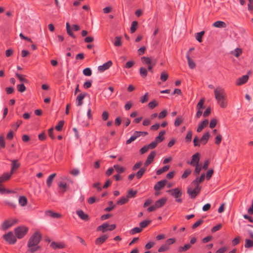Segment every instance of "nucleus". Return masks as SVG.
<instances>
[{
	"mask_svg": "<svg viewBox=\"0 0 253 253\" xmlns=\"http://www.w3.org/2000/svg\"><path fill=\"white\" fill-rule=\"evenodd\" d=\"M116 227L115 224H109L107 223H104L102 225L99 226L96 228L97 231H101L102 233H105L108 231H113Z\"/></svg>",
	"mask_w": 253,
	"mask_h": 253,
	"instance_id": "7",
	"label": "nucleus"
},
{
	"mask_svg": "<svg viewBox=\"0 0 253 253\" xmlns=\"http://www.w3.org/2000/svg\"><path fill=\"white\" fill-rule=\"evenodd\" d=\"M172 197H173L175 199V201L178 203H181L182 202V200L181 198V197L182 195V191L178 189V188H176L174 189H172L169 190L168 191Z\"/></svg>",
	"mask_w": 253,
	"mask_h": 253,
	"instance_id": "5",
	"label": "nucleus"
},
{
	"mask_svg": "<svg viewBox=\"0 0 253 253\" xmlns=\"http://www.w3.org/2000/svg\"><path fill=\"white\" fill-rule=\"evenodd\" d=\"M41 240V234L39 231L35 232L28 241L26 253H35L41 251L42 248L39 243Z\"/></svg>",
	"mask_w": 253,
	"mask_h": 253,
	"instance_id": "1",
	"label": "nucleus"
},
{
	"mask_svg": "<svg viewBox=\"0 0 253 253\" xmlns=\"http://www.w3.org/2000/svg\"><path fill=\"white\" fill-rule=\"evenodd\" d=\"M210 137V133L209 132H207L205 133L200 139V141L204 144H206L209 139Z\"/></svg>",
	"mask_w": 253,
	"mask_h": 253,
	"instance_id": "27",
	"label": "nucleus"
},
{
	"mask_svg": "<svg viewBox=\"0 0 253 253\" xmlns=\"http://www.w3.org/2000/svg\"><path fill=\"white\" fill-rule=\"evenodd\" d=\"M167 115V111L166 110H164L161 111L159 114L158 115L159 119H162L166 117Z\"/></svg>",
	"mask_w": 253,
	"mask_h": 253,
	"instance_id": "60",
	"label": "nucleus"
},
{
	"mask_svg": "<svg viewBox=\"0 0 253 253\" xmlns=\"http://www.w3.org/2000/svg\"><path fill=\"white\" fill-rule=\"evenodd\" d=\"M137 193V191L136 190L129 189L127 191L126 197H127V198H128V199L131 198H134L136 196Z\"/></svg>",
	"mask_w": 253,
	"mask_h": 253,
	"instance_id": "34",
	"label": "nucleus"
},
{
	"mask_svg": "<svg viewBox=\"0 0 253 253\" xmlns=\"http://www.w3.org/2000/svg\"><path fill=\"white\" fill-rule=\"evenodd\" d=\"M194 167H195L194 171V174L196 176H197L200 174V172L202 169V165L198 164L197 165H195Z\"/></svg>",
	"mask_w": 253,
	"mask_h": 253,
	"instance_id": "38",
	"label": "nucleus"
},
{
	"mask_svg": "<svg viewBox=\"0 0 253 253\" xmlns=\"http://www.w3.org/2000/svg\"><path fill=\"white\" fill-rule=\"evenodd\" d=\"M138 22L136 21H132L130 28V32L131 34L134 33L137 29Z\"/></svg>",
	"mask_w": 253,
	"mask_h": 253,
	"instance_id": "36",
	"label": "nucleus"
},
{
	"mask_svg": "<svg viewBox=\"0 0 253 253\" xmlns=\"http://www.w3.org/2000/svg\"><path fill=\"white\" fill-rule=\"evenodd\" d=\"M142 231V230L141 228H140V227H134V228H132V229H131L129 231V233L131 235H134L136 233H140Z\"/></svg>",
	"mask_w": 253,
	"mask_h": 253,
	"instance_id": "46",
	"label": "nucleus"
},
{
	"mask_svg": "<svg viewBox=\"0 0 253 253\" xmlns=\"http://www.w3.org/2000/svg\"><path fill=\"white\" fill-rule=\"evenodd\" d=\"M222 139V135L221 134H217L215 138V143L216 145H219L221 142Z\"/></svg>",
	"mask_w": 253,
	"mask_h": 253,
	"instance_id": "61",
	"label": "nucleus"
},
{
	"mask_svg": "<svg viewBox=\"0 0 253 253\" xmlns=\"http://www.w3.org/2000/svg\"><path fill=\"white\" fill-rule=\"evenodd\" d=\"M249 80V76L247 75H244L241 78L237 79L236 81V84L237 85H242L247 82Z\"/></svg>",
	"mask_w": 253,
	"mask_h": 253,
	"instance_id": "16",
	"label": "nucleus"
},
{
	"mask_svg": "<svg viewBox=\"0 0 253 253\" xmlns=\"http://www.w3.org/2000/svg\"><path fill=\"white\" fill-rule=\"evenodd\" d=\"M140 75L142 78H145L148 74L147 70L144 67H140L139 69Z\"/></svg>",
	"mask_w": 253,
	"mask_h": 253,
	"instance_id": "35",
	"label": "nucleus"
},
{
	"mask_svg": "<svg viewBox=\"0 0 253 253\" xmlns=\"http://www.w3.org/2000/svg\"><path fill=\"white\" fill-rule=\"evenodd\" d=\"M151 222V221L148 219L141 221L139 223L140 228L142 230L143 228L146 227Z\"/></svg>",
	"mask_w": 253,
	"mask_h": 253,
	"instance_id": "40",
	"label": "nucleus"
},
{
	"mask_svg": "<svg viewBox=\"0 0 253 253\" xmlns=\"http://www.w3.org/2000/svg\"><path fill=\"white\" fill-rule=\"evenodd\" d=\"M146 167H143L140 168V169L136 172L135 176L138 179H140L146 172Z\"/></svg>",
	"mask_w": 253,
	"mask_h": 253,
	"instance_id": "29",
	"label": "nucleus"
},
{
	"mask_svg": "<svg viewBox=\"0 0 253 253\" xmlns=\"http://www.w3.org/2000/svg\"><path fill=\"white\" fill-rule=\"evenodd\" d=\"M186 56L189 68L191 69H194L196 67V64L194 61L190 58L189 52H187Z\"/></svg>",
	"mask_w": 253,
	"mask_h": 253,
	"instance_id": "22",
	"label": "nucleus"
},
{
	"mask_svg": "<svg viewBox=\"0 0 253 253\" xmlns=\"http://www.w3.org/2000/svg\"><path fill=\"white\" fill-rule=\"evenodd\" d=\"M50 247L53 249L56 250L57 249H63L65 247V245L62 243L52 242L50 244Z\"/></svg>",
	"mask_w": 253,
	"mask_h": 253,
	"instance_id": "21",
	"label": "nucleus"
},
{
	"mask_svg": "<svg viewBox=\"0 0 253 253\" xmlns=\"http://www.w3.org/2000/svg\"><path fill=\"white\" fill-rule=\"evenodd\" d=\"M183 122V119L181 116H178L176 118L175 122L174 123V125L175 126L177 127L179 126Z\"/></svg>",
	"mask_w": 253,
	"mask_h": 253,
	"instance_id": "39",
	"label": "nucleus"
},
{
	"mask_svg": "<svg viewBox=\"0 0 253 253\" xmlns=\"http://www.w3.org/2000/svg\"><path fill=\"white\" fill-rule=\"evenodd\" d=\"M213 173V170L212 169H209L207 173L206 176V178L207 180H210L212 174Z\"/></svg>",
	"mask_w": 253,
	"mask_h": 253,
	"instance_id": "63",
	"label": "nucleus"
},
{
	"mask_svg": "<svg viewBox=\"0 0 253 253\" xmlns=\"http://www.w3.org/2000/svg\"><path fill=\"white\" fill-rule=\"evenodd\" d=\"M142 63L144 65H147V71L150 72L151 73H153V68L157 63L156 59H153L152 57L143 56L141 58Z\"/></svg>",
	"mask_w": 253,
	"mask_h": 253,
	"instance_id": "3",
	"label": "nucleus"
},
{
	"mask_svg": "<svg viewBox=\"0 0 253 253\" xmlns=\"http://www.w3.org/2000/svg\"><path fill=\"white\" fill-rule=\"evenodd\" d=\"M3 239L10 245H14L17 242V237L11 231L5 234L2 236Z\"/></svg>",
	"mask_w": 253,
	"mask_h": 253,
	"instance_id": "6",
	"label": "nucleus"
},
{
	"mask_svg": "<svg viewBox=\"0 0 253 253\" xmlns=\"http://www.w3.org/2000/svg\"><path fill=\"white\" fill-rule=\"evenodd\" d=\"M192 131L191 130H189L187 132L186 136L185 137V140L186 142H190L192 140Z\"/></svg>",
	"mask_w": 253,
	"mask_h": 253,
	"instance_id": "58",
	"label": "nucleus"
},
{
	"mask_svg": "<svg viewBox=\"0 0 253 253\" xmlns=\"http://www.w3.org/2000/svg\"><path fill=\"white\" fill-rule=\"evenodd\" d=\"M112 62L111 60H109L106 63L103 64L102 65L99 66L98 67V70L100 72H103L104 71L108 69L112 65Z\"/></svg>",
	"mask_w": 253,
	"mask_h": 253,
	"instance_id": "13",
	"label": "nucleus"
},
{
	"mask_svg": "<svg viewBox=\"0 0 253 253\" xmlns=\"http://www.w3.org/2000/svg\"><path fill=\"white\" fill-rule=\"evenodd\" d=\"M205 102V99L204 98L201 99L198 103L197 105V109L198 110H202L205 108L204 104Z\"/></svg>",
	"mask_w": 253,
	"mask_h": 253,
	"instance_id": "48",
	"label": "nucleus"
},
{
	"mask_svg": "<svg viewBox=\"0 0 253 253\" xmlns=\"http://www.w3.org/2000/svg\"><path fill=\"white\" fill-rule=\"evenodd\" d=\"M201 188H192V187L187 188V194L191 199L195 198L200 193Z\"/></svg>",
	"mask_w": 253,
	"mask_h": 253,
	"instance_id": "9",
	"label": "nucleus"
},
{
	"mask_svg": "<svg viewBox=\"0 0 253 253\" xmlns=\"http://www.w3.org/2000/svg\"><path fill=\"white\" fill-rule=\"evenodd\" d=\"M56 174L55 173L50 174L46 180V185L48 188H50L52 184V182L54 177L56 176Z\"/></svg>",
	"mask_w": 253,
	"mask_h": 253,
	"instance_id": "24",
	"label": "nucleus"
},
{
	"mask_svg": "<svg viewBox=\"0 0 253 253\" xmlns=\"http://www.w3.org/2000/svg\"><path fill=\"white\" fill-rule=\"evenodd\" d=\"M11 168L12 169L16 170L20 167V164L18 162V160H14L11 161Z\"/></svg>",
	"mask_w": 253,
	"mask_h": 253,
	"instance_id": "37",
	"label": "nucleus"
},
{
	"mask_svg": "<svg viewBox=\"0 0 253 253\" xmlns=\"http://www.w3.org/2000/svg\"><path fill=\"white\" fill-rule=\"evenodd\" d=\"M10 174H8V173H4L0 176V183L4 182L10 178Z\"/></svg>",
	"mask_w": 253,
	"mask_h": 253,
	"instance_id": "26",
	"label": "nucleus"
},
{
	"mask_svg": "<svg viewBox=\"0 0 253 253\" xmlns=\"http://www.w3.org/2000/svg\"><path fill=\"white\" fill-rule=\"evenodd\" d=\"M17 89L18 91L23 92L26 90V87L23 84H21L17 85Z\"/></svg>",
	"mask_w": 253,
	"mask_h": 253,
	"instance_id": "54",
	"label": "nucleus"
},
{
	"mask_svg": "<svg viewBox=\"0 0 253 253\" xmlns=\"http://www.w3.org/2000/svg\"><path fill=\"white\" fill-rule=\"evenodd\" d=\"M204 33H205V32L204 31L197 33L196 36V39L199 42H202V37L203 36Z\"/></svg>",
	"mask_w": 253,
	"mask_h": 253,
	"instance_id": "50",
	"label": "nucleus"
},
{
	"mask_svg": "<svg viewBox=\"0 0 253 253\" xmlns=\"http://www.w3.org/2000/svg\"><path fill=\"white\" fill-rule=\"evenodd\" d=\"M191 248L190 244H186L183 246H179L178 248V252L180 253L186 252Z\"/></svg>",
	"mask_w": 253,
	"mask_h": 253,
	"instance_id": "23",
	"label": "nucleus"
},
{
	"mask_svg": "<svg viewBox=\"0 0 253 253\" xmlns=\"http://www.w3.org/2000/svg\"><path fill=\"white\" fill-rule=\"evenodd\" d=\"M203 222L204 220L203 219H200L198 220L192 226V228L193 229L196 228L197 227L201 225Z\"/></svg>",
	"mask_w": 253,
	"mask_h": 253,
	"instance_id": "55",
	"label": "nucleus"
},
{
	"mask_svg": "<svg viewBox=\"0 0 253 253\" xmlns=\"http://www.w3.org/2000/svg\"><path fill=\"white\" fill-rule=\"evenodd\" d=\"M28 230V227L26 226H20L14 229V233L18 239H21L27 234Z\"/></svg>",
	"mask_w": 253,
	"mask_h": 253,
	"instance_id": "4",
	"label": "nucleus"
},
{
	"mask_svg": "<svg viewBox=\"0 0 253 253\" xmlns=\"http://www.w3.org/2000/svg\"><path fill=\"white\" fill-rule=\"evenodd\" d=\"M16 76L19 79L20 82L24 83H28L29 81L27 79L24 77V76L21 75L18 73H16Z\"/></svg>",
	"mask_w": 253,
	"mask_h": 253,
	"instance_id": "49",
	"label": "nucleus"
},
{
	"mask_svg": "<svg viewBox=\"0 0 253 253\" xmlns=\"http://www.w3.org/2000/svg\"><path fill=\"white\" fill-rule=\"evenodd\" d=\"M169 168H170V167L169 165L165 166L163 168L158 169L156 171V174L159 175L162 174L163 173L168 171L169 169Z\"/></svg>",
	"mask_w": 253,
	"mask_h": 253,
	"instance_id": "31",
	"label": "nucleus"
},
{
	"mask_svg": "<svg viewBox=\"0 0 253 253\" xmlns=\"http://www.w3.org/2000/svg\"><path fill=\"white\" fill-rule=\"evenodd\" d=\"M169 249V247L167 244H164L161 246L158 251L160 253L168 251Z\"/></svg>",
	"mask_w": 253,
	"mask_h": 253,
	"instance_id": "43",
	"label": "nucleus"
},
{
	"mask_svg": "<svg viewBox=\"0 0 253 253\" xmlns=\"http://www.w3.org/2000/svg\"><path fill=\"white\" fill-rule=\"evenodd\" d=\"M5 146V140L4 136L0 135V148H4Z\"/></svg>",
	"mask_w": 253,
	"mask_h": 253,
	"instance_id": "59",
	"label": "nucleus"
},
{
	"mask_svg": "<svg viewBox=\"0 0 253 253\" xmlns=\"http://www.w3.org/2000/svg\"><path fill=\"white\" fill-rule=\"evenodd\" d=\"M253 247V240L249 239L245 240V247L246 248H250Z\"/></svg>",
	"mask_w": 253,
	"mask_h": 253,
	"instance_id": "44",
	"label": "nucleus"
},
{
	"mask_svg": "<svg viewBox=\"0 0 253 253\" xmlns=\"http://www.w3.org/2000/svg\"><path fill=\"white\" fill-rule=\"evenodd\" d=\"M156 155V152L155 151L151 152L150 154L148 155L146 161L144 163V166L145 167H148L152 163Z\"/></svg>",
	"mask_w": 253,
	"mask_h": 253,
	"instance_id": "11",
	"label": "nucleus"
},
{
	"mask_svg": "<svg viewBox=\"0 0 253 253\" xmlns=\"http://www.w3.org/2000/svg\"><path fill=\"white\" fill-rule=\"evenodd\" d=\"M83 74L84 75L86 76H90L91 75L92 71L90 68H86L84 69Z\"/></svg>",
	"mask_w": 253,
	"mask_h": 253,
	"instance_id": "57",
	"label": "nucleus"
},
{
	"mask_svg": "<svg viewBox=\"0 0 253 253\" xmlns=\"http://www.w3.org/2000/svg\"><path fill=\"white\" fill-rule=\"evenodd\" d=\"M158 103L155 100L150 102L148 104V106L151 109H153L158 105Z\"/></svg>",
	"mask_w": 253,
	"mask_h": 253,
	"instance_id": "64",
	"label": "nucleus"
},
{
	"mask_svg": "<svg viewBox=\"0 0 253 253\" xmlns=\"http://www.w3.org/2000/svg\"><path fill=\"white\" fill-rule=\"evenodd\" d=\"M76 213L82 220L87 221L89 219L88 215L84 213L83 211L81 210L77 211Z\"/></svg>",
	"mask_w": 253,
	"mask_h": 253,
	"instance_id": "17",
	"label": "nucleus"
},
{
	"mask_svg": "<svg viewBox=\"0 0 253 253\" xmlns=\"http://www.w3.org/2000/svg\"><path fill=\"white\" fill-rule=\"evenodd\" d=\"M45 214L47 216L55 218H60L62 217V215L60 213L54 212L51 211H45Z\"/></svg>",
	"mask_w": 253,
	"mask_h": 253,
	"instance_id": "19",
	"label": "nucleus"
},
{
	"mask_svg": "<svg viewBox=\"0 0 253 253\" xmlns=\"http://www.w3.org/2000/svg\"><path fill=\"white\" fill-rule=\"evenodd\" d=\"M192 171L190 169H186L181 175V178L182 179H185L187 178L191 173Z\"/></svg>",
	"mask_w": 253,
	"mask_h": 253,
	"instance_id": "52",
	"label": "nucleus"
},
{
	"mask_svg": "<svg viewBox=\"0 0 253 253\" xmlns=\"http://www.w3.org/2000/svg\"><path fill=\"white\" fill-rule=\"evenodd\" d=\"M200 154L199 153H196L192 156V160L190 162H187V164L192 166L197 165L199 164L200 161Z\"/></svg>",
	"mask_w": 253,
	"mask_h": 253,
	"instance_id": "10",
	"label": "nucleus"
},
{
	"mask_svg": "<svg viewBox=\"0 0 253 253\" xmlns=\"http://www.w3.org/2000/svg\"><path fill=\"white\" fill-rule=\"evenodd\" d=\"M137 138H138V135H136L134 132L133 135L128 140H126V144H130L132 141H134Z\"/></svg>",
	"mask_w": 253,
	"mask_h": 253,
	"instance_id": "53",
	"label": "nucleus"
},
{
	"mask_svg": "<svg viewBox=\"0 0 253 253\" xmlns=\"http://www.w3.org/2000/svg\"><path fill=\"white\" fill-rule=\"evenodd\" d=\"M165 133H166V132H165V130L161 131L159 132V136H157L155 138V140L156 142H157L158 143V142H161L163 141L164 140V139H165V138L164 137V135L165 134Z\"/></svg>",
	"mask_w": 253,
	"mask_h": 253,
	"instance_id": "28",
	"label": "nucleus"
},
{
	"mask_svg": "<svg viewBox=\"0 0 253 253\" xmlns=\"http://www.w3.org/2000/svg\"><path fill=\"white\" fill-rule=\"evenodd\" d=\"M226 26V24L221 21H217L213 24V26L216 28H225Z\"/></svg>",
	"mask_w": 253,
	"mask_h": 253,
	"instance_id": "30",
	"label": "nucleus"
},
{
	"mask_svg": "<svg viewBox=\"0 0 253 253\" xmlns=\"http://www.w3.org/2000/svg\"><path fill=\"white\" fill-rule=\"evenodd\" d=\"M215 99L222 108H225L227 106V95L224 89L220 86L217 87L214 90Z\"/></svg>",
	"mask_w": 253,
	"mask_h": 253,
	"instance_id": "2",
	"label": "nucleus"
},
{
	"mask_svg": "<svg viewBox=\"0 0 253 253\" xmlns=\"http://www.w3.org/2000/svg\"><path fill=\"white\" fill-rule=\"evenodd\" d=\"M168 77V74L166 72H164L161 73L160 79L162 82H165L167 80Z\"/></svg>",
	"mask_w": 253,
	"mask_h": 253,
	"instance_id": "56",
	"label": "nucleus"
},
{
	"mask_svg": "<svg viewBox=\"0 0 253 253\" xmlns=\"http://www.w3.org/2000/svg\"><path fill=\"white\" fill-rule=\"evenodd\" d=\"M167 199L165 198H162L157 201H156L155 203V207L157 208V209L160 208L162 207L163 206L165 205V204L167 202Z\"/></svg>",
	"mask_w": 253,
	"mask_h": 253,
	"instance_id": "18",
	"label": "nucleus"
},
{
	"mask_svg": "<svg viewBox=\"0 0 253 253\" xmlns=\"http://www.w3.org/2000/svg\"><path fill=\"white\" fill-rule=\"evenodd\" d=\"M209 124V121L207 119L204 120L200 124H199L198 128L197 129V131L198 132H201L205 127L207 126Z\"/></svg>",
	"mask_w": 253,
	"mask_h": 253,
	"instance_id": "20",
	"label": "nucleus"
},
{
	"mask_svg": "<svg viewBox=\"0 0 253 253\" xmlns=\"http://www.w3.org/2000/svg\"><path fill=\"white\" fill-rule=\"evenodd\" d=\"M205 178H206V176H205V173H202L200 177H197L195 178V180H197V182H198V183L200 184V183L204 181Z\"/></svg>",
	"mask_w": 253,
	"mask_h": 253,
	"instance_id": "62",
	"label": "nucleus"
},
{
	"mask_svg": "<svg viewBox=\"0 0 253 253\" xmlns=\"http://www.w3.org/2000/svg\"><path fill=\"white\" fill-rule=\"evenodd\" d=\"M167 182V180L164 179L159 181L154 185V189L156 191H159L165 186Z\"/></svg>",
	"mask_w": 253,
	"mask_h": 253,
	"instance_id": "14",
	"label": "nucleus"
},
{
	"mask_svg": "<svg viewBox=\"0 0 253 253\" xmlns=\"http://www.w3.org/2000/svg\"><path fill=\"white\" fill-rule=\"evenodd\" d=\"M22 124V121L20 120H18L16 121V122L14 124H13L11 127L12 129H14L15 130H16L19 126Z\"/></svg>",
	"mask_w": 253,
	"mask_h": 253,
	"instance_id": "47",
	"label": "nucleus"
},
{
	"mask_svg": "<svg viewBox=\"0 0 253 253\" xmlns=\"http://www.w3.org/2000/svg\"><path fill=\"white\" fill-rule=\"evenodd\" d=\"M19 204L20 206L24 207L27 204V199L25 196H20L19 198Z\"/></svg>",
	"mask_w": 253,
	"mask_h": 253,
	"instance_id": "32",
	"label": "nucleus"
},
{
	"mask_svg": "<svg viewBox=\"0 0 253 253\" xmlns=\"http://www.w3.org/2000/svg\"><path fill=\"white\" fill-rule=\"evenodd\" d=\"M114 45L115 46L118 47L121 46L122 45L121 42V37L119 36H117L115 38V42H114Z\"/></svg>",
	"mask_w": 253,
	"mask_h": 253,
	"instance_id": "42",
	"label": "nucleus"
},
{
	"mask_svg": "<svg viewBox=\"0 0 253 253\" xmlns=\"http://www.w3.org/2000/svg\"><path fill=\"white\" fill-rule=\"evenodd\" d=\"M17 221L16 219L5 220L1 225V229L4 231L8 229L16 224Z\"/></svg>",
	"mask_w": 253,
	"mask_h": 253,
	"instance_id": "8",
	"label": "nucleus"
},
{
	"mask_svg": "<svg viewBox=\"0 0 253 253\" xmlns=\"http://www.w3.org/2000/svg\"><path fill=\"white\" fill-rule=\"evenodd\" d=\"M58 187L61 189L62 190V193H64L67 189H68L67 184L66 182L61 181L58 183Z\"/></svg>",
	"mask_w": 253,
	"mask_h": 253,
	"instance_id": "33",
	"label": "nucleus"
},
{
	"mask_svg": "<svg viewBox=\"0 0 253 253\" xmlns=\"http://www.w3.org/2000/svg\"><path fill=\"white\" fill-rule=\"evenodd\" d=\"M108 235L106 234L103 235L97 238L95 241L96 245H100L104 243L108 238Z\"/></svg>",
	"mask_w": 253,
	"mask_h": 253,
	"instance_id": "15",
	"label": "nucleus"
},
{
	"mask_svg": "<svg viewBox=\"0 0 253 253\" xmlns=\"http://www.w3.org/2000/svg\"><path fill=\"white\" fill-rule=\"evenodd\" d=\"M128 201V199L126 197H121L119 200H118L117 202V204L119 205H123L126 203Z\"/></svg>",
	"mask_w": 253,
	"mask_h": 253,
	"instance_id": "41",
	"label": "nucleus"
},
{
	"mask_svg": "<svg viewBox=\"0 0 253 253\" xmlns=\"http://www.w3.org/2000/svg\"><path fill=\"white\" fill-rule=\"evenodd\" d=\"M113 167L116 172L119 174L124 173L126 170V168L121 166L119 165H114Z\"/></svg>",
	"mask_w": 253,
	"mask_h": 253,
	"instance_id": "25",
	"label": "nucleus"
},
{
	"mask_svg": "<svg viewBox=\"0 0 253 253\" xmlns=\"http://www.w3.org/2000/svg\"><path fill=\"white\" fill-rule=\"evenodd\" d=\"M64 125V121H60L58 122V124L55 126V129L58 131H60L62 129L63 126Z\"/></svg>",
	"mask_w": 253,
	"mask_h": 253,
	"instance_id": "51",
	"label": "nucleus"
},
{
	"mask_svg": "<svg viewBox=\"0 0 253 253\" xmlns=\"http://www.w3.org/2000/svg\"><path fill=\"white\" fill-rule=\"evenodd\" d=\"M199 185L200 184L195 179L191 183L189 187H192V188H201Z\"/></svg>",
	"mask_w": 253,
	"mask_h": 253,
	"instance_id": "45",
	"label": "nucleus"
},
{
	"mask_svg": "<svg viewBox=\"0 0 253 253\" xmlns=\"http://www.w3.org/2000/svg\"><path fill=\"white\" fill-rule=\"evenodd\" d=\"M87 93L81 92L78 95L76 99V102L77 106H82L83 104V99L86 96Z\"/></svg>",
	"mask_w": 253,
	"mask_h": 253,
	"instance_id": "12",
	"label": "nucleus"
}]
</instances>
